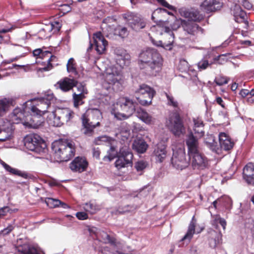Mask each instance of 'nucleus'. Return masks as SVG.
Masks as SVG:
<instances>
[{"instance_id": "1", "label": "nucleus", "mask_w": 254, "mask_h": 254, "mask_svg": "<svg viewBox=\"0 0 254 254\" xmlns=\"http://www.w3.org/2000/svg\"><path fill=\"white\" fill-rule=\"evenodd\" d=\"M138 64L140 69H145L146 74L156 76L162 69L163 59L156 49L147 48L139 54Z\"/></svg>"}, {"instance_id": "2", "label": "nucleus", "mask_w": 254, "mask_h": 254, "mask_svg": "<svg viewBox=\"0 0 254 254\" xmlns=\"http://www.w3.org/2000/svg\"><path fill=\"white\" fill-rule=\"evenodd\" d=\"M30 109L26 108L22 110L19 108H15L10 116L11 121L15 124L22 123L24 126L34 128L39 127L43 123V114L37 112L32 113Z\"/></svg>"}, {"instance_id": "3", "label": "nucleus", "mask_w": 254, "mask_h": 254, "mask_svg": "<svg viewBox=\"0 0 254 254\" xmlns=\"http://www.w3.org/2000/svg\"><path fill=\"white\" fill-rule=\"evenodd\" d=\"M136 103L127 97L120 98L114 105L111 114L118 120L127 119L135 111Z\"/></svg>"}, {"instance_id": "4", "label": "nucleus", "mask_w": 254, "mask_h": 254, "mask_svg": "<svg viewBox=\"0 0 254 254\" xmlns=\"http://www.w3.org/2000/svg\"><path fill=\"white\" fill-rule=\"evenodd\" d=\"M52 149L58 161H67L75 153L74 145L71 141H56L52 144Z\"/></svg>"}, {"instance_id": "5", "label": "nucleus", "mask_w": 254, "mask_h": 254, "mask_svg": "<svg viewBox=\"0 0 254 254\" xmlns=\"http://www.w3.org/2000/svg\"><path fill=\"white\" fill-rule=\"evenodd\" d=\"M101 112L97 109L88 110L82 116L83 128L82 131L84 134L88 136L92 135L94 129L100 125V121L102 119Z\"/></svg>"}, {"instance_id": "6", "label": "nucleus", "mask_w": 254, "mask_h": 254, "mask_svg": "<svg viewBox=\"0 0 254 254\" xmlns=\"http://www.w3.org/2000/svg\"><path fill=\"white\" fill-rule=\"evenodd\" d=\"M105 81L112 86L114 90L122 89L124 80L121 68L111 66L107 68L104 73Z\"/></svg>"}, {"instance_id": "7", "label": "nucleus", "mask_w": 254, "mask_h": 254, "mask_svg": "<svg viewBox=\"0 0 254 254\" xmlns=\"http://www.w3.org/2000/svg\"><path fill=\"white\" fill-rule=\"evenodd\" d=\"M24 140L25 146L30 151L40 154L46 150V142L37 134H29L25 137Z\"/></svg>"}, {"instance_id": "8", "label": "nucleus", "mask_w": 254, "mask_h": 254, "mask_svg": "<svg viewBox=\"0 0 254 254\" xmlns=\"http://www.w3.org/2000/svg\"><path fill=\"white\" fill-rule=\"evenodd\" d=\"M74 113L68 108H58L51 111L49 118H53L49 124L55 127H61L64 123L69 121L74 116Z\"/></svg>"}, {"instance_id": "9", "label": "nucleus", "mask_w": 254, "mask_h": 254, "mask_svg": "<svg viewBox=\"0 0 254 254\" xmlns=\"http://www.w3.org/2000/svg\"><path fill=\"white\" fill-rule=\"evenodd\" d=\"M54 100V94L51 91L48 92L42 97L32 99L35 103L30 108L32 113L36 112L44 115L47 112H50L51 102Z\"/></svg>"}, {"instance_id": "10", "label": "nucleus", "mask_w": 254, "mask_h": 254, "mask_svg": "<svg viewBox=\"0 0 254 254\" xmlns=\"http://www.w3.org/2000/svg\"><path fill=\"white\" fill-rule=\"evenodd\" d=\"M135 97L138 102L143 106H148L155 94V91L149 86L142 84L136 90Z\"/></svg>"}, {"instance_id": "11", "label": "nucleus", "mask_w": 254, "mask_h": 254, "mask_svg": "<svg viewBox=\"0 0 254 254\" xmlns=\"http://www.w3.org/2000/svg\"><path fill=\"white\" fill-rule=\"evenodd\" d=\"M152 30H155L157 32V34L163 35H164V38L168 39V41H159V44H157V46L162 47L166 50H171L172 44L174 42V35L171 29L167 27L157 25L153 27Z\"/></svg>"}, {"instance_id": "12", "label": "nucleus", "mask_w": 254, "mask_h": 254, "mask_svg": "<svg viewBox=\"0 0 254 254\" xmlns=\"http://www.w3.org/2000/svg\"><path fill=\"white\" fill-rule=\"evenodd\" d=\"M132 158L133 154L127 145L124 146L120 149L118 159L115 162L116 167L119 170L122 168L131 166Z\"/></svg>"}, {"instance_id": "13", "label": "nucleus", "mask_w": 254, "mask_h": 254, "mask_svg": "<svg viewBox=\"0 0 254 254\" xmlns=\"http://www.w3.org/2000/svg\"><path fill=\"white\" fill-rule=\"evenodd\" d=\"M171 164L175 169L182 170L187 168L190 162L186 158V153L183 149L174 151L171 159Z\"/></svg>"}, {"instance_id": "14", "label": "nucleus", "mask_w": 254, "mask_h": 254, "mask_svg": "<svg viewBox=\"0 0 254 254\" xmlns=\"http://www.w3.org/2000/svg\"><path fill=\"white\" fill-rule=\"evenodd\" d=\"M169 127L176 136H180L185 132V128L182 121L177 113H174L170 118Z\"/></svg>"}, {"instance_id": "15", "label": "nucleus", "mask_w": 254, "mask_h": 254, "mask_svg": "<svg viewBox=\"0 0 254 254\" xmlns=\"http://www.w3.org/2000/svg\"><path fill=\"white\" fill-rule=\"evenodd\" d=\"M190 162L194 169H204L207 166V160L200 150L188 154Z\"/></svg>"}, {"instance_id": "16", "label": "nucleus", "mask_w": 254, "mask_h": 254, "mask_svg": "<svg viewBox=\"0 0 254 254\" xmlns=\"http://www.w3.org/2000/svg\"><path fill=\"white\" fill-rule=\"evenodd\" d=\"M123 16L127 22L128 26L135 31H138L145 26L144 20L136 14L127 13L124 14Z\"/></svg>"}, {"instance_id": "17", "label": "nucleus", "mask_w": 254, "mask_h": 254, "mask_svg": "<svg viewBox=\"0 0 254 254\" xmlns=\"http://www.w3.org/2000/svg\"><path fill=\"white\" fill-rule=\"evenodd\" d=\"M12 124L10 121L5 120L0 125V141H4L9 139L12 133Z\"/></svg>"}, {"instance_id": "18", "label": "nucleus", "mask_w": 254, "mask_h": 254, "mask_svg": "<svg viewBox=\"0 0 254 254\" xmlns=\"http://www.w3.org/2000/svg\"><path fill=\"white\" fill-rule=\"evenodd\" d=\"M94 43L95 50L99 54H102L106 51L108 42L105 40L101 32L93 34Z\"/></svg>"}, {"instance_id": "19", "label": "nucleus", "mask_w": 254, "mask_h": 254, "mask_svg": "<svg viewBox=\"0 0 254 254\" xmlns=\"http://www.w3.org/2000/svg\"><path fill=\"white\" fill-rule=\"evenodd\" d=\"M199 138L194 136L192 131L189 133L186 139L188 154L199 151V143L198 141V139Z\"/></svg>"}, {"instance_id": "20", "label": "nucleus", "mask_w": 254, "mask_h": 254, "mask_svg": "<svg viewBox=\"0 0 254 254\" xmlns=\"http://www.w3.org/2000/svg\"><path fill=\"white\" fill-rule=\"evenodd\" d=\"M182 25L184 31L188 34L194 35L198 33H203V29L193 21L184 20Z\"/></svg>"}, {"instance_id": "21", "label": "nucleus", "mask_w": 254, "mask_h": 254, "mask_svg": "<svg viewBox=\"0 0 254 254\" xmlns=\"http://www.w3.org/2000/svg\"><path fill=\"white\" fill-rule=\"evenodd\" d=\"M130 56L126 51L121 50L116 51L115 60L117 64L120 66L121 69L124 66L128 65Z\"/></svg>"}, {"instance_id": "22", "label": "nucleus", "mask_w": 254, "mask_h": 254, "mask_svg": "<svg viewBox=\"0 0 254 254\" xmlns=\"http://www.w3.org/2000/svg\"><path fill=\"white\" fill-rule=\"evenodd\" d=\"M87 166V161L84 158L77 157L70 164V168L74 172H82Z\"/></svg>"}, {"instance_id": "23", "label": "nucleus", "mask_w": 254, "mask_h": 254, "mask_svg": "<svg viewBox=\"0 0 254 254\" xmlns=\"http://www.w3.org/2000/svg\"><path fill=\"white\" fill-rule=\"evenodd\" d=\"M154 156L157 161L162 162L167 156L166 145L164 142H159L155 147Z\"/></svg>"}, {"instance_id": "24", "label": "nucleus", "mask_w": 254, "mask_h": 254, "mask_svg": "<svg viewBox=\"0 0 254 254\" xmlns=\"http://www.w3.org/2000/svg\"><path fill=\"white\" fill-rule=\"evenodd\" d=\"M76 84L77 81L75 79L65 77L59 80L56 85L63 91L67 92L72 89L73 87L76 86Z\"/></svg>"}, {"instance_id": "25", "label": "nucleus", "mask_w": 254, "mask_h": 254, "mask_svg": "<svg viewBox=\"0 0 254 254\" xmlns=\"http://www.w3.org/2000/svg\"><path fill=\"white\" fill-rule=\"evenodd\" d=\"M221 6L222 3L219 0H205L200 5L201 9L206 12L217 10Z\"/></svg>"}, {"instance_id": "26", "label": "nucleus", "mask_w": 254, "mask_h": 254, "mask_svg": "<svg viewBox=\"0 0 254 254\" xmlns=\"http://www.w3.org/2000/svg\"><path fill=\"white\" fill-rule=\"evenodd\" d=\"M243 178L249 184H254V164L249 163L243 169Z\"/></svg>"}, {"instance_id": "27", "label": "nucleus", "mask_w": 254, "mask_h": 254, "mask_svg": "<svg viewBox=\"0 0 254 254\" xmlns=\"http://www.w3.org/2000/svg\"><path fill=\"white\" fill-rule=\"evenodd\" d=\"M219 141L221 148L225 150H229L234 146V142L231 141L229 136L224 132L219 133Z\"/></svg>"}, {"instance_id": "28", "label": "nucleus", "mask_w": 254, "mask_h": 254, "mask_svg": "<svg viewBox=\"0 0 254 254\" xmlns=\"http://www.w3.org/2000/svg\"><path fill=\"white\" fill-rule=\"evenodd\" d=\"M17 250L21 254H41L44 253L42 249L38 246H29L28 245H24L17 247Z\"/></svg>"}, {"instance_id": "29", "label": "nucleus", "mask_w": 254, "mask_h": 254, "mask_svg": "<svg viewBox=\"0 0 254 254\" xmlns=\"http://www.w3.org/2000/svg\"><path fill=\"white\" fill-rule=\"evenodd\" d=\"M96 236L103 243L110 244L111 245L114 247H118V245L120 244L115 238L110 236L106 232L103 231H99L97 232Z\"/></svg>"}, {"instance_id": "30", "label": "nucleus", "mask_w": 254, "mask_h": 254, "mask_svg": "<svg viewBox=\"0 0 254 254\" xmlns=\"http://www.w3.org/2000/svg\"><path fill=\"white\" fill-rule=\"evenodd\" d=\"M196 220L193 216L191 219V220L189 224L188 229L186 234L181 239L180 242H186L187 243H189L191 240L193 234L195 233V227Z\"/></svg>"}, {"instance_id": "31", "label": "nucleus", "mask_w": 254, "mask_h": 254, "mask_svg": "<svg viewBox=\"0 0 254 254\" xmlns=\"http://www.w3.org/2000/svg\"><path fill=\"white\" fill-rule=\"evenodd\" d=\"M186 17L189 21L193 22H199L203 19V16L196 9H192L186 13Z\"/></svg>"}, {"instance_id": "32", "label": "nucleus", "mask_w": 254, "mask_h": 254, "mask_svg": "<svg viewBox=\"0 0 254 254\" xmlns=\"http://www.w3.org/2000/svg\"><path fill=\"white\" fill-rule=\"evenodd\" d=\"M137 117L142 122L147 125L153 124L155 122V119L143 110L141 109L137 112Z\"/></svg>"}, {"instance_id": "33", "label": "nucleus", "mask_w": 254, "mask_h": 254, "mask_svg": "<svg viewBox=\"0 0 254 254\" xmlns=\"http://www.w3.org/2000/svg\"><path fill=\"white\" fill-rule=\"evenodd\" d=\"M0 163L4 167V168L11 174L16 175L19 176H21L23 178H26L27 175L25 173H22L20 171L11 167L10 166L6 164L4 162L0 161Z\"/></svg>"}, {"instance_id": "34", "label": "nucleus", "mask_w": 254, "mask_h": 254, "mask_svg": "<svg viewBox=\"0 0 254 254\" xmlns=\"http://www.w3.org/2000/svg\"><path fill=\"white\" fill-rule=\"evenodd\" d=\"M133 146L136 151L140 153L145 152L148 147L147 143L144 141L141 140L135 141Z\"/></svg>"}, {"instance_id": "35", "label": "nucleus", "mask_w": 254, "mask_h": 254, "mask_svg": "<svg viewBox=\"0 0 254 254\" xmlns=\"http://www.w3.org/2000/svg\"><path fill=\"white\" fill-rule=\"evenodd\" d=\"M205 143L207 146L212 151L216 152L218 149L217 142L215 141L214 137L212 135H209L205 139Z\"/></svg>"}, {"instance_id": "36", "label": "nucleus", "mask_w": 254, "mask_h": 254, "mask_svg": "<svg viewBox=\"0 0 254 254\" xmlns=\"http://www.w3.org/2000/svg\"><path fill=\"white\" fill-rule=\"evenodd\" d=\"M85 97V95H82V93H74L73 94L74 107L77 108L79 106L82 105L84 103L83 100Z\"/></svg>"}, {"instance_id": "37", "label": "nucleus", "mask_w": 254, "mask_h": 254, "mask_svg": "<svg viewBox=\"0 0 254 254\" xmlns=\"http://www.w3.org/2000/svg\"><path fill=\"white\" fill-rule=\"evenodd\" d=\"M61 28V25L58 22H55L54 23H51L49 26H47L45 28H43L39 32V34L42 35L43 32H50L53 29H55V31H59Z\"/></svg>"}, {"instance_id": "38", "label": "nucleus", "mask_w": 254, "mask_h": 254, "mask_svg": "<svg viewBox=\"0 0 254 254\" xmlns=\"http://www.w3.org/2000/svg\"><path fill=\"white\" fill-rule=\"evenodd\" d=\"M9 101L6 99L0 100V116H2L8 110Z\"/></svg>"}, {"instance_id": "39", "label": "nucleus", "mask_w": 254, "mask_h": 254, "mask_svg": "<svg viewBox=\"0 0 254 254\" xmlns=\"http://www.w3.org/2000/svg\"><path fill=\"white\" fill-rule=\"evenodd\" d=\"M45 201L47 206L50 208L59 207L61 204V201L60 200L53 199L50 197L46 198Z\"/></svg>"}, {"instance_id": "40", "label": "nucleus", "mask_w": 254, "mask_h": 254, "mask_svg": "<svg viewBox=\"0 0 254 254\" xmlns=\"http://www.w3.org/2000/svg\"><path fill=\"white\" fill-rule=\"evenodd\" d=\"M112 141V139L110 137L106 135H103L96 138L95 139L94 142L97 145H101L104 143H108L111 144V142Z\"/></svg>"}, {"instance_id": "41", "label": "nucleus", "mask_w": 254, "mask_h": 254, "mask_svg": "<svg viewBox=\"0 0 254 254\" xmlns=\"http://www.w3.org/2000/svg\"><path fill=\"white\" fill-rule=\"evenodd\" d=\"M83 208L85 211L91 214L95 213L96 210L98 209L97 206L91 202L85 203L83 205Z\"/></svg>"}, {"instance_id": "42", "label": "nucleus", "mask_w": 254, "mask_h": 254, "mask_svg": "<svg viewBox=\"0 0 254 254\" xmlns=\"http://www.w3.org/2000/svg\"><path fill=\"white\" fill-rule=\"evenodd\" d=\"M117 152L116 151V148L114 146H111L110 150L108 151V155L105 156L103 160L106 161H111L115 157Z\"/></svg>"}, {"instance_id": "43", "label": "nucleus", "mask_w": 254, "mask_h": 254, "mask_svg": "<svg viewBox=\"0 0 254 254\" xmlns=\"http://www.w3.org/2000/svg\"><path fill=\"white\" fill-rule=\"evenodd\" d=\"M67 71L69 73L76 74V69L74 61L73 58L68 60L66 64Z\"/></svg>"}, {"instance_id": "44", "label": "nucleus", "mask_w": 254, "mask_h": 254, "mask_svg": "<svg viewBox=\"0 0 254 254\" xmlns=\"http://www.w3.org/2000/svg\"><path fill=\"white\" fill-rule=\"evenodd\" d=\"M229 80V77L224 76H220L215 79L214 82L217 85L222 86L227 84Z\"/></svg>"}, {"instance_id": "45", "label": "nucleus", "mask_w": 254, "mask_h": 254, "mask_svg": "<svg viewBox=\"0 0 254 254\" xmlns=\"http://www.w3.org/2000/svg\"><path fill=\"white\" fill-rule=\"evenodd\" d=\"M220 224L223 227V229L225 230L226 226V222L224 219L221 218L219 216H216L214 220L213 221L212 225L216 226V228H217V224Z\"/></svg>"}, {"instance_id": "46", "label": "nucleus", "mask_w": 254, "mask_h": 254, "mask_svg": "<svg viewBox=\"0 0 254 254\" xmlns=\"http://www.w3.org/2000/svg\"><path fill=\"white\" fill-rule=\"evenodd\" d=\"M220 224L223 227V229L225 230L226 226V222L224 219L221 218L219 216H216L214 220L213 221L212 225L216 226V228H217V224Z\"/></svg>"}, {"instance_id": "47", "label": "nucleus", "mask_w": 254, "mask_h": 254, "mask_svg": "<svg viewBox=\"0 0 254 254\" xmlns=\"http://www.w3.org/2000/svg\"><path fill=\"white\" fill-rule=\"evenodd\" d=\"M129 131L128 130H126L125 132L122 131L120 132V134H118V137L119 138H121L123 141H124V146L127 145L128 147V138L129 136Z\"/></svg>"}, {"instance_id": "48", "label": "nucleus", "mask_w": 254, "mask_h": 254, "mask_svg": "<svg viewBox=\"0 0 254 254\" xmlns=\"http://www.w3.org/2000/svg\"><path fill=\"white\" fill-rule=\"evenodd\" d=\"M116 34L122 38H125L128 35L127 28L119 27L115 30Z\"/></svg>"}, {"instance_id": "49", "label": "nucleus", "mask_w": 254, "mask_h": 254, "mask_svg": "<svg viewBox=\"0 0 254 254\" xmlns=\"http://www.w3.org/2000/svg\"><path fill=\"white\" fill-rule=\"evenodd\" d=\"M210 64L207 60L202 59L197 63V67L200 70H202L206 69Z\"/></svg>"}, {"instance_id": "50", "label": "nucleus", "mask_w": 254, "mask_h": 254, "mask_svg": "<svg viewBox=\"0 0 254 254\" xmlns=\"http://www.w3.org/2000/svg\"><path fill=\"white\" fill-rule=\"evenodd\" d=\"M193 134H194L196 136L201 138L204 134V127H200L197 128H193Z\"/></svg>"}, {"instance_id": "51", "label": "nucleus", "mask_w": 254, "mask_h": 254, "mask_svg": "<svg viewBox=\"0 0 254 254\" xmlns=\"http://www.w3.org/2000/svg\"><path fill=\"white\" fill-rule=\"evenodd\" d=\"M211 235L212 236L215 235V238H214L215 246L217 244H219L221 242V241L222 240V235L220 232H216L215 231H212L211 232Z\"/></svg>"}, {"instance_id": "52", "label": "nucleus", "mask_w": 254, "mask_h": 254, "mask_svg": "<svg viewBox=\"0 0 254 254\" xmlns=\"http://www.w3.org/2000/svg\"><path fill=\"white\" fill-rule=\"evenodd\" d=\"M166 96L168 101V105L172 106L174 107H178V103L177 101L175 100L173 96L167 93H166Z\"/></svg>"}, {"instance_id": "53", "label": "nucleus", "mask_w": 254, "mask_h": 254, "mask_svg": "<svg viewBox=\"0 0 254 254\" xmlns=\"http://www.w3.org/2000/svg\"><path fill=\"white\" fill-rule=\"evenodd\" d=\"M164 12H166V10L164 8H160L156 9L152 14V19L155 22H157L158 20L156 19V17H158V15Z\"/></svg>"}, {"instance_id": "54", "label": "nucleus", "mask_w": 254, "mask_h": 254, "mask_svg": "<svg viewBox=\"0 0 254 254\" xmlns=\"http://www.w3.org/2000/svg\"><path fill=\"white\" fill-rule=\"evenodd\" d=\"M146 163L143 161H139L135 163V167L137 171H141L146 167Z\"/></svg>"}, {"instance_id": "55", "label": "nucleus", "mask_w": 254, "mask_h": 254, "mask_svg": "<svg viewBox=\"0 0 254 254\" xmlns=\"http://www.w3.org/2000/svg\"><path fill=\"white\" fill-rule=\"evenodd\" d=\"M246 227L251 230L253 238L254 239V221L249 220L246 224Z\"/></svg>"}, {"instance_id": "56", "label": "nucleus", "mask_w": 254, "mask_h": 254, "mask_svg": "<svg viewBox=\"0 0 254 254\" xmlns=\"http://www.w3.org/2000/svg\"><path fill=\"white\" fill-rule=\"evenodd\" d=\"M76 86H77V90L79 92V93H82V94L84 95L87 94V90L85 87L84 85L82 84H77V83Z\"/></svg>"}, {"instance_id": "57", "label": "nucleus", "mask_w": 254, "mask_h": 254, "mask_svg": "<svg viewBox=\"0 0 254 254\" xmlns=\"http://www.w3.org/2000/svg\"><path fill=\"white\" fill-rule=\"evenodd\" d=\"M193 121L194 123L193 128H197L198 127H204L203 121L201 119L199 118L193 119Z\"/></svg>"}, {"instance_id": "58", "label": "nucleus", "mask_w": 254, "mask_h": 254, "mask_svg": "<svg viewBox=\"0 0 254 254\" xmlns=\"http://www.w3.org/2000/svg\"><path fill=\"white\" fill-rule=\"evenodd\" d=\"M157 2L162 6L168 8L169 9H172L173 6L169 4L165 0H156Z\"/></svg>"}, {"instance_id": "59", "label": "nucleus", "mask_w": 254, "mask_h": 254, "mask_svg": "<svg viewBox=\"0 0 254 254\" xmlns=\"http://www.w3.org/2000/svg\"><path fill=\"white\" fill-rule=\"evenodd\" d=\"M76 216L79 220H85L88 218V215L84 212H78L76 214Z\"/></svg>"}, {"instance_id": "60", "label": "nucleus", "mask_w": 254, "mask_h": 254, "mask_svg": "<svg viewBox=\"0 0 254 254\" xmlns=\"http://www.w3.org/2000/svg\"><path fill=\"white\" fill-rule=\"evenodd\" d=\"M183 21L182 20H178L176 19L174 21V24L172 26V28L173 30H177L179 28L181 25H182V22Z\"/></svg>"}, {"instance_id": "61", "label": "nucleus", "mask_w": 254, "mask_h": 254, "mask_svg": "<svg viewBox=\"0 0 254 254\" xmlns=\"http://www.w3.org/2000/svg\"><path fill=\"white\" fill-rule=\"evenodd\" d=\"M183 66V67H180V69H181L182 71H186L189 68V65L188 62L185 60H181L180 63V66Z\"/></svg>"}, {"instance_id": "62", "label": "nucleus", "mask_w": 254, "mask_h": 254, "mask_svg": "<svg viewBox=\"0 0 254 254\" xmlns=\"http://www.w3.org/2000/svg\"><path fill=\"white\" fill-rule=\"evenodd\" d=\"M240 20L238 17H237L236 16H235V21L237 22H240L241 21H242L245 20V17H246V13L243 11H241L240 13Z\"/></svg>"}, {"instance_id": "63", "label": "nucleus", "mask_w": 254, "mask_h": 254, "mask_svg": "<svg viewBox=\"0 0 254 254\" xmlns=\"http://www.w3.org/2000/svg\"><path fill=\"white\" fill-rule=\"evenodd\" d=\"M9 210L10 208L8 206H4L0 208V217L5 215Z\"/></svg>"}, {"instance_id": "64", "label": "nucleus", "mask_w": 254, "mask_h": 254, "mask_svg": "<svg viewBox=\"0 0 254 254\" xmlns=\"http://www.w3.org/2000/svg\"><path fill=\"white\" fill-rule=\"evenodd\" d=\"M93 156L97 159H99L100 151L98 148H94L92 149Z\"/></svg>"}]
</instances>
